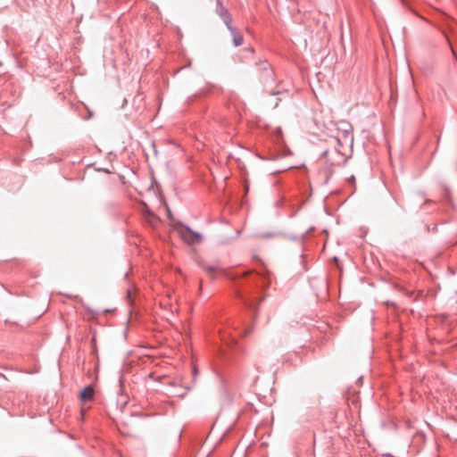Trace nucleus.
<instances>
[{"mask_svg":"<svg viewBox=\"0 0 457 457\" xmlns=\"http://www.w3.org/2000/svg\"><path fill=\"white\" fill-rule=\"evenodd\" d=\"M264 146L269 151V155L262 156L259 153V159L275 160L290 154V150L285 144L280 129H275L270 133Z\"/></svg>","mask_w":457,"mask_h":457,"instance_id":"f257e3e1","label":"nucleus"},{"mask_svg":"<svg viewBox=\"0 0 457 457\" xmlns=\"http://www.w3.org/2000/svg\"><path fill=\"white\" fill-rule=\"evenodd\" d=\"M259 281L262 280V288L268 291L272 284L276 281L274 274L269 270L267 265L259 259Z\"/></svg>","mask_w":457,"mask_h":457,"instance_id":"f03ea898","label":"nucleus"},{"mask_svg":"<svg viewBox=\"0 0 457 457\" xmlns=\"http://www.w3.org/2000/svg\"><path fill=\"white\" fill-rule=\"evenodd\" d=\"M259 79L264 84L272 83L275 80V74L267 61L259 62Z\"/></svg>","mask_w":457,"mask_h":457,"instance_id":"7ed1b4c3","label":"nucleus"},{"mask_svg":"<svg viewBox=\"0 0 457 457\" xmlns=\"http://www.w3.org/2000/svg\"><path fill=\"white\" fill-rule=\"evenodd\" d=\"M179 235L180 238L188 245L198 244L202 240V236L199 233L192 231L187 227L181 228L179 230Z\"/></svg>","mask_w":457,"mask_h":457,"instance_id":"20e7f679","label":"nucleus"},{"mask_svg":"<svg viewBox=\"0 0 457 457\" xmlns=\"http://www.w3.org/2000/svg\"><path fill=\"white\" fill-rule=\"evenodd\" d=\"M217 12L220 16V18L223 20L224 23L227 25V27H229L231 25V18L228 12V10L222 5L220 0L217 1Z\"/></svg>","mask_w":457,"mask_h":457,"instance_id":"39448f33","label":"nucleus"},{"mask_svg":"<svg viewBox=\"0 0 457 457\" xmlns=\"http://www.w3.org/2000/svg\"><path fill=\"white\" fill-rule=\"evenodd\" d=\"M95 396V388L92 385H89L83 388L80 392V400H91Z\"/></svg>","mask_w":457,"mask_h":457,"instance_id":"423d86ee","label":"nucleus"},{"mask_svg":"<svg viewBox=\"0 0 457 457\" xmlns=\"http://www.w3.org/2000/svg\"><path fill=\"white\" fill-rule=\"evenodd\" d=\"M228 29L230 30L232 37H233V43L236 46H239L243 44V37L242 35L237 31L235 28H233L231 25L228 27Z\"/></svg>","mask_w":457,"mask_h":457,"instance_id":"0eeeda50","label":"nucleus"},{"mask_svg":"<svg viewBox=\"0 0 457 457\" xmlns=\"http://www.w3.org/2000/svg\"><path fill=\"white\" fill-rule=\"evenodd\" d=\"M143 215L146 222L153 227H154L159 221L158 217L153 212H151L149 210H145L143 212Z\"/></svg>","mask_w":457,"mask_h":457,"instance_id":"6e6552de","label":"nucleus"},{"mask_svg":"<svg viewBox=\"0 0 457 457\" xmlns=\"http://www.w3.org/2000/svg\"><path fill=\"white\" fill-rule=\"evenodd\" d=\"M204 270L211 275L212 277L213 274L218 271L219 268L217 266H212V265H203Z\"/></svg>","mask_w":457,"mask_h":457,"instance_id":"1a4fd4ad","label":"nucleus"},{"mask_svg":"<svg viewBox=\"0 0 457 457\" xmlns=\"http://www.w3.org/2000/svg\"><path fill=\"white\" fill-rule=\"evenodd\" d=\"M358 392L354 389L349 388L346 392L345 400H351L352 398L358 397Z\"/></svg>","mask_w":457,"mask_h":457,"instance_id":"9d476101","label":"nucleus"},{"mask_svg":"<svg viewBox=\"0 0 457 457\" xmlns=\"http://www.w3.org/2000/svg\"><path fill=\"white\" fill-rule=\"evenodd\" d=\"M279 236V232L278 231H272V232H264V233H262L261 237H263V238H272V237H277Z\"/></svg>","mask_w":457,"mask_h":457,"instance_id":"9b49d317","label":"nucleus"},{"mask_svg":"<svg viewBox=\"0 0 457 457\" xmlns=\"http://www.w3.org/2000/svg\"><path fill=\"white\" fill-rule=\"evenodd\" d=\"M237 296L242 299L245 303V305H247L249 308H252L253 307V303L251 302L248 301V299H246L244 295V294L242 292H238L237 293Z\"/></svg>","mask_w":457,"mask_h":457,"instance_id":"f8f14e48","label":"nucleus"},{"mask_svg":"<svg viewBox=\"0 0 457 457\" xmlns=\"http://www.w3.org/2000/svg\"><path fill=\"white\" fill-rule=\"evenodd\" d=\"M127 299H128V302L129 303H132L133 297H132V291L131 290H128V292H127Z\"/></svg>","mask_w":457,"mask_h":457,"instance_id":"ddd939ff","label":"nucleus"},{"mask_svg":"<svg viewBox=\"0 0 457 457\" xmlns=\"http://www.w3.org/2000/svg\"><path fill=\"white\" fill-rule=\"evenodd\" d=\"M445 37H446V39H447V41H448V43H449V46H450V47H451V51H452V53H453V57L456 59V54H455V52H454V50H453V48L452 43H451V41H450V39H449V37H448L447 35H446Z\"/></svg>","mask_w":457,"mask_h":457,"instance_id":"4468645a","label":"nucleus"},{"mask_svg":"<svg viewBox=\"0 0 457 457\" xmlns=\"http://www.w3.org/2000/svg\"><path fill=\"white\" fill-rule=\"evenodd\" d=\"M253 328L252 327H251V328H246V329L245 330V332H244V335H243V336H244V337H247L248 335H250V334L253 332Z\"/></svg>","mask_w":457,"mask_h":457,"instance_id":"2eb2a0df","label":"nucleus"},{"mask_svg":"<svg viewBox=\"0 0 457 457\" xmlns=\"http://www.w3.org/2000/svg\"><path fill=\"white\" fill-rule=\"evenodd\" d=\"M266 295H269V293L267 292L266 295L264 296H260L259 295V298H258V301H259V303H261V301H262Z\"/></svg>","mask_w":457,"mask_h":457,"instance_id":"dca6fc26","label":"nucleus"},{"mask_svg":"<svg viewBox=\"0 0 457 457\" xmlns=\"http://www.w3.org/2000/svg\"><path fill=\"white\" fill-rule=\"evenodd\" d=\"M249 273H250V271H246L245 273H242V274H240V276H246V275H248Z\"/></svg>","mask_w":457,"mask_h":457,"instance_id":"f3484780","label":"nucleus"}]
</instances>
